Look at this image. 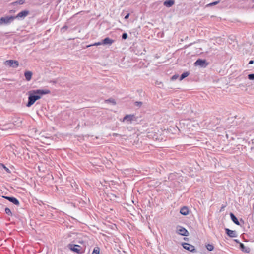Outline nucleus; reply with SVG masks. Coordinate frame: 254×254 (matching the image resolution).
I'll return each instance as SVG.
<instances>
[{"instance_id": "nucleus-1", "label": "nucleus", "mask_w": 254, "mask_h": 254, "mask_svg": "<svg viewBox=\"0 0 254 254\" xmlns=\"http://www.w3.org/2000/svg\"><path fill=\"white\" fill-rule=\"evenodd\" d=\"M50 92L49 89H36L29 91L26 107H31L37 100L41 99L43 95L49 94Z\"/></svg>"}, {"instance_id": "nucleus-2", "label": "nucleus", "mask_w": 254, "mask_h": 254, "mask_svg": "<svg viewBox=\"0 0 254 254\" xmlns=\"http://www.w3.org/2000/svg\"><path fill=\"white\" fill-rule=\"evenodd\" d=\"M67 247L71 251L78 254H82L84 252V249L78 245L69 244Z\"/></svg>"}, {"instance_id": "nucleus-3", "label": "nucleus", "mask_w": 254, "mask_h": 254, "mask_svg": "<svg viewBox=\"0 0 254 254\" xmlns=\"http://www.w3.org/2000/svg\"><path fill=\"white\" fill-rule=\"evenodd\" d=\"M14 20V16H7L0 18V26L5 24L8 25Z\"/></svg>"}, {"instance_id": "nucleus-4", "label": "nucleus", "mask_w": 254, "mask_h": 254, "mask_svg": "<svg viewBox=\"0 0 254 254\" xmlns=\"http://www.w3.org/2000/svg\"><path fill=\"white\" fill-rule=\"evenodd\" d=\"M176 233L183 236H188L189 232L184 228L181 226H177L176 227Z\"/></svg>"}, {"instance_id": "nucleus-5", "label": "nucleus", "mask_w": 254, "mask_h": 254, "mask_svg": "<svg viewBox=\"0 0 254 254\" xmlns=\"http://www.w3.org/2000/svg\"><path fill=\"white\" fill-rule=\"evenodd\" d=\"M195 66H200L201 67H206L208 63L205 59H198L194 64Z\"/></svg>"}, {"instance_id": "nucleus-6", "label": "nucleus", "mask_w": 254, "mask_h": 254, "mask_svg": "<svg viewBox=\"0 0 254 254\" xmlns=\"http://www.w3.org/2000/svg\"><path fill=\"white\" fill-rule=\"evenodd\" d=\"M4 64L13 68H16L19 66V62L16 60H9L4 62Z\"/></svg>"}, {"instance_id": "nucleus-7", "label": "nucleus", "mask_w": 254, "mask_h": 254, "mask_svg": "<svg viewBox=\"0 0 254 254\" xmlns=\"http://www.w3.org/2000/svg\"><path fill=\"white\" fill-rule=\"evenodd\" d=\"M29 14V11L25 10L20 12L16 16H14V20L15 19H23Z\"/></svg>"}, {"instance_id": "nucleus-8", "label": "nucleus", "mask_w": 254, "mask_h": 254, "mask_svg": "<svg viewBox=\"0 0 254 254\" xmlns=\"http://www.w3.org/2000/svg\"><path fill=\"white\" fill-rule=\"evenodd\" d=\"M182 246L185 249L191 252L194 253L196 252L194 246L189 243H184L183 244H182Z\"/></svg>"}, {"instance_id": "nucleus-9", "label": "nucleus", "mask_w": 254, "mask_h": 254, "mask_svg": "<svg viewBox=\"0 0 254 254\" xmlns=\"http://www.w3.org/2000/svg\"><path fill=\"white\" fill-rule=\"evenodd\" d=\"M136 120L134 115H126L123 118L122 121H127V123H131L132 121Z\"/></svg>"}, {"instance_id": "nucleus-10", "label": "nucleus", "mask_w": 254, "mask_h": 254, "mask_svg": "<svg viewBox=\"0 0 254 254\" xmlns=\"http://www.w3.org/2000/svg\"><path fill=\"white\" fill-rule=\"evenodd\" d=\"M225 231L227 235L231 238H235L238 236L235 231L231 230L228 228H225Z\"/></svg>"}, {"instance_id": "nucleus-11", "label": "nucleus", "mask_w": 254, "mask_h": 254, "mask_svg": "<svg viewBox=\"0 0 254 254\" xmlns=\"http://www.w3.org/2000/svg\"><path fill=\"white\" fill-rule=\"evenodd\" d=\"M114 40L110 39L109 37H106L102 40V43L103 45H111L112 43H113Z\"/></svg>"}, {"instance_id": "nucleus-12", "label": "nucleus", "mask_w": 254, "mask_h": 254, "mask_svg": "<svg viewBox=\"0 0 254 254\" xmlns=\"http://www.w3.org/2000/svg\"><path fill=\"white\" fill-rule=\"evenodd\" d=\"M230 216L231 220L233 222V223L237 225H240V222L238 221L237 218L233 213L231 212L230 213Z\"/></svg>"}, {"instance_id": "nucleus-13", "label": "nucleus", "mask_w": 254, "mask_h": 254, "mask_svg": "<svg viewBox=\"0 0 254 254\" xmlns=\"http://www.w3.org/2000/svg\"><path fill=\"white\" fill-rule=\"evenodd\" d=\"M239 247L242 252L246 253H250L251 251L250 248L245 247L243 243H240V246Z\"/></svg>"}, {"instance_id": "nucleus-14", "label": "nucleus", "mask_w": 254, "mask_h": 254, "mask_svg": "<svg viewBox=\"0 0 254 254\" xmlns=\"http://www.w3.org/2000/svg\"><path fill=\"white\" fill-rule=\"evenodd\" d=\"M180 213L183 215H187L189 213L188 208L187 206L182 207L180 209Z\"/></svg>"}, {"instance_id": "nucleus-15", "label": "nucleus", "mask_w": 254, "mask_h": 254, "mask_svg": "<svg viewBox=\"0 0 254 254\" xmlns=\"http://www.w3.org/2000/svg\"><path fill=\"white\" fill-rule=\"evenodd\" d=\"M174 3L175 1L174 0H166L164 2L163 4L167 7H171Z\"/></svg>"}, {"instance_id": "nucleus-16", "label": "nucleus", "mask_w": 254, "mask_h": 254, "mask_svg": "<svg viewBox=\"0 0 254 254\" xmlns=\"http://www.w3.org/2000/svg\"><path fill=\"white\" fill-rule=\"evenodd\" d=\"M24 76L27 81H29L31 79L32 73L29 71H26L24 73Z\"/></svg>"}, {"instance_id": "nucleus-17", "label": "nucleus", "mask_w": 254, "mask_h": 254, "mask_svg": "<svg viewBox=\"0 0 254 254\" xmlns=\"http://www.w3.org/2000/svg\"><path fill=\"white\" fill-rule=\"evenodd\" d=\"M10 202L12 203L13 204L17 205V206H19V201L15 197H12L11 198V199H10Z\"/></svg>"}, {"instance_id": "nucleus-18", "label": "nucleus", "mask_w": 254, "mask_h": 254, "mask_svg": "<svg viewBox=\"0 0 254 254\" xmlns=\"http://www.w3.org/2000/svg\"><path fill=\"white\" fill-rule=\"evenodd\" d=\"M189 74H190L189 72H188V71L184 72L181 75V76L180 77V81L182 80L186 77H188L189 75Z\"/></svg>"}, {"instance_id": "nucleus-19", "label": "nucleus", "mask_w": 254, "mask_h": 254, "mask_svg": "<svg viewBox=\"0 0 254 254\" xmlns=\"http://www.w3.org/2000/svg\"><path fill=\"white\" fill-rule=\"evenodd\" d=\"M100 248L98 247H96L94 248L92 254H99Z\"/></svg>"}, {"instance_id": "nucleus-20", "label": "nucleus", "mask_w": 254, "mask_h": 254, "mask_svg": "<svg viewBox=\"0 0 254 254\" xmlns=\"http://www.w3.org/2000/svg\"><path fill=\"white\" fill-rule=\"evenodd\" d=\"M105 102L106 103H110L113 105H115L116 104L115 100L113 98H109V99L106 100Z\"/></svg>"}, {"instance_id": "nucleus-21", "label": "nucleus", "mask_w": 254, "mask_h": 254, "mask_svg": "<svg viewBox=\"0 0 254 254\" xmlns=\"http://www.w3.org/2000/svg\"><path fill=\"white\" fill-rule=\"evenodd\" d=\"M206 247L209 251H211L214 249V246L212 244H208L206 245Z\"/></svg>"}, {"instance_id": "nucleus-22", "label": "nucleus", "mask_w": 254, "mask_h": 254, "mask_svg": "<svg viewBox=\"0 0 254 254\" xmlns=\"http://www.w3.org/2000/svg\"><path fill=\"white\" fill-rule=\"evenodd\" d=\"M220 2V0L213 2L206 5V7H211L218 4Z\"/></svg>"}, {"instance_id": "nucleus-23", "label": "nucleus", "mask_w": 254, "mask_h": 254, "mask_svg": "<svg viewBox=\"0 0 254 254\" xmlns=\"http://www.w3.org/2000/svg\"><path fill=\"white\" fill-rule=\"evenodd\" d=\"M5 212L9 216H12V213L10 210V209L7 207L5 208Z\"/></svg>"}, {"instance_id": "nucleus-24", "label": "nucleus", "mask_w": 254, "mask_h": 254, "mask_svg": "<svg viewBox=\"0 0 254 254\" xmlns=\"http://www.w3.org/2000/svg\"><path fill=\"white\" fill-rule=\"evenodd\" d=\"M134 105L135 106L140 107L142 105V102L140 101H136L134 103Z\"/></svg>"}, {"instance_id": "nucleus-25", "label": "nucleus", "mask_w": 254, "mask_h": 254, "mask_svg": "<svg viewBox=\"0 0 254 254\" xmlns=\"http://www.w3.org/2000/svg\"><path fill=\"white\" fill-rule=\"evenodd\" d=\"M248 78L250 80H254V73L249 74L248 75Z\"/></svg>"}, {"instance_id": "nucleus-26", "label": "nucleus", "mask_w": 254, "mask_h": 254, "mask_svg": "<svg viewBox=\"0 0 254 254\" xmlns=\"http://www.w3.org/2000/svg\"><path fill=\"white\" fill-rule=\"evenodd\" d=\"M102 44H103V43H102V42H98L95 43H94L93 44L88 45V46H87V47H90V46H98V45H102Z\"/></svg>"}, {"instance_id": "nucleus-27", "label": "nucleus", "mask_w": 254, "mask_h": 254, "mask_svg": "<svg viewBox=\"0 0 254 254\" xmlns=\"http://www.w3.org/2000/svg\"><path fill=\"white\" fill-rule=\"evenodd\" d=\"M128 37L127 34V33H123L122 35V38L123 40H126L127 39Z\"/></svg>"}, {"instance_id": "nucleus-28", "label": "nucleus", "mask_w": 254, "mask_h": 254, "mask_svg": "<svg viewBox=\"0 0 254 254\" xmlns=\"http://www.w3.org/2000/svg\"><path fill=\"white\" fill-rule=\"evenodd\" d=\"M68 27L67 25H64L61 28V30L62 32H64L65 30H66L68 29Z\"/></svg>"}, {"instance_id": "nucleus-29", "label": "nucleus", "mask_w": 254, "mask_h": 254, "mask_svg": "<svg viewBox=\"0 0 254 254\" xmlns=\"http://www.w3.org/2000/svg\"><path fill=\"white\" fill-rule=\"evenodd\" d=\"M16 3L20 5L23 4L25 3V0H18L16 1Z\"/></svg>"}, {"instance_id": "nucleus-30", "label": "nucleus", "mask_w": 254, "mask_h": 254, "mask_svg": "<svg viewBox=\"0 0 254 254\" xmlns=\"http://www.w3.org/2000/svg\"><path fill=\"white\" fill-rule=\"evenodd\" d=\"M178 77H179L178 75L175 74V75H174L173 76H172L171 80H175L177 79L178 78Z\"/></svg>"}, {"instance_id": "nucleus-31", "label": "nucleus", "mask_w": 254, "mask_h": 254, "mask_svg": "<svg viewBox=\"0 0 254 254\" xmlns=\"http://www.w3.org/2000/svg\"><path fill=\"white\" fill-rule=\"evenodd\" d=\"M2 197L6 199V200H8L9 201H10V199L12 197V196H2Z\"/></svg>"}, {"instance_id": "nucleus-32", "label": "nucleus", "mask_w": 254, "mask_h": 254, "mask_svg": "<svg viewBox=\"0 0 254 254\" xmlns=\"http://www.w3.org/2000/svg\"><path fill=\"white\" fill-rule=\"evenodd\" d=\"M2 166L3 167V168L4 169V170L7 172V173H10V171L9 170V169L8 168H7L5 166H4V165L2 164Z\"/></svg>"}, {"instance_id": "nucleus-33", "label": "nucleus", "mask_w": 254, "mask_h": 254, "mask_svg": "<svg viewBox=\"0 0 254 254\" xmlns=\"http://www.w3.org/2000/svg\"><path fill=\"white\" fill-rule=\"evenodd\" d=\"M0 129L2 130H6L7 128L5 127V125H3V126H2V127H0Z\"/></svg>"}, {"instance_id": "nucleus-34", "label": "nucleus", "mask_w": 254, "mask_h": 254, "mask_svg": "<svg viewBox=\"0 0 254 254\" xmlns=\"http://www.w3.org/2000/svg\"><path fill=\"white\" fill-rule=\"evenodd\" d=\"M129 16V13H127L124 17L125 19H127Z\"/></svg>"}, {"instance_id": "nucleus-35", "label": "nucleus", "mask_w": 254, "mask_h": 254, "mask_svg": "<svg viewBox=\"0 0 254 254\" xmlns=\"http://www.w3.org/2000/svg\"><path fill=\"white\" fill-rule=\"evenodd\" d=\"M234 241L236 243H238V244H239V246H240V243H241V242H240L239 240H238V239H235L234 240Z\"/></svg>"}, {"instance_id": "nucleus-36", "label": "nucleus", "mask_w": 254, "mask_h": 254, "mask_svg": "<svg viewBox=\"0 0 254 254\" xmlns=\"http://www.w3.org/2000/svg\"><path fill=\"white\" fill-rule=\"evenodd\" d=\"M254 63V61L253 60H250L249 62V64H252Z\"/></svg>"}, {"instance_id": "nucleus-37", "label": "nucleus", "mask_w": 254, "mask_h": 254, "mask_svg": "<svg viewBox=\"0 0 254 254\" xmlns=\"http://www.w3.org/2000/svg\"><path fill=\"white\" fill-rule=\"evenodd\" d=\"M14 12H15V11L13 10H11L9 11V13H12Z\"/></svg>"}, {"instance_id": "nucleus-38", "label": "nucleus", "mask_w": 254, "mask_h": 254, "mask_svg": "<svg viewBox=\"0 0 254 254\" xmlns=\"http://www.w3.org/2000/svg\"><path fill=\"white\" fill-rule=\"evenodd\" d=\"M240 222H242L243 223V224L244 223V220L242 219H240Z\"/></svg>"}, {"instance_id": "nucleus-39", "label": "nucleus", "mask_w": 254, "mask_h": 254, "mask_svg": "<svg viewBox=\"0 0 254 254\" xmlns=\"http://www.w3.org/2000/svg\"><path fill=\"white\" fill-rule=\"evenodd\" d=\"M252 1H253V2H254V0H252Z\"/></svg>"}]
</instances>
